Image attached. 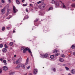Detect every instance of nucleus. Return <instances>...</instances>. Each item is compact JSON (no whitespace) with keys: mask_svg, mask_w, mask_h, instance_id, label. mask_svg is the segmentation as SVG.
I'll return each mask as SVG.
<instances>
[{"mask_svg":"<svg viewBox=\"0 0 75 75\" xmlns=\"http://www.w3.org/2000/svg\"><path fill=\"white\" fill-rule=\"evenodd\" d=\"M52 7H50L49 9L48 10V11H49L50 10H52Z\"/></svg>","mask_w":75,"mask_h":75,"instance_id":"obj_29","label":"nucleus"},{"mask_svg":"<svg viewBox=\"0 0 75 75\" xmlns=\"http://www.w3.org/2000/svg\"><path fill=\"white\" fill-rule=\"evenodd\" d=\"M25 1V0H22V3H24Z\"/></svg>","mask_w":75,"mask_h":75,"instance_id":"obj_49","label":"nucleus"},{"mask_svg":"<svg viewBox=\"0 0 75 75\" xmlns=\"http://www.w3.org/2000/svg\"><path fill=\"white\" fill-rule=\"evenodd\" d=\"M26 12H28V10L27 8L26 9Z\"/></svg>","mask_w":75,"mask_h":75,"instance_id":"obj_50","label":"nucleus"},{"mask_svg":"<svg viewBox=\"0 0 75 75\" xmlns=\"http://www.w3.org/2000/svg\"><path fill=\"white\" fill-rule=\"evenodd\" d=\"M9 11H10V9H7V11H8V12H9Z\"/></svg>","mask_w":75,"mask_h":75,"instance_id":"obj_40","label":"nucleus"},{"mask_svg":"<svg viewBox=\"0 0 75 75\" xmlns=\"http://www.w3.org/2000/svg\"><path fill=\"white\" fill-rule=\"evenodd\" d=\"M28 49L29 52L30 53V54L31 56L32 57H33V55H32V53H31V51L30 50V49L29 48H28Z\"/></svg>","mask_w":75,"mask_h":75,"instance_id":"obj_10","label":"nucleus"},{"mask_svg":"<svg viewBox=\"0 0 75 75\" xmlns=\"http://www.w3.org/2000/svg\"><path fill=\"white\" fill-rule=\"evenodd\" d=\"M24 47H23L21 48V50H24Z\"/></svg>","mask_w":75,"mask_h":75,"instance_id":"obj_33","label":"nucleus"},{"mask_svg":"<svg viewBox=\"0 0 75 75\" xmlns=\"http://www.w3.org/2000/svg\"><path fill=\"white\" fill-rule=\"evenodd\" d=\"M1 72H2V68H0V73H1Z\"/></svg>","mask_w":75,"mask_h":75,"instance_id":"obj_27","label":"nucleus"},{"mask_svg":"<svg viewBox=\"0 0 75 75\" xmlns=\"http://www.w3.org/2000/svg\"><path fill=\"white\" fill-rule=\"evenodd\" d=\"M9 7V5H7L6 6V8H8Z\"/></svg>","mask_w":75,"mask_h":75,"instance_id":"obj_45","label":"nucleus"},{"mask_svg":"<svg viewBox=\"0 0 75 75\" xmlns=\"http://www.w3.org/2000/svg\"><path fill=\"white\" fill-rule=\"evenodd\" d=\"M37 69H34V73L35 74H37Z\"/></svg>","mask_w":75,"mask_h":75,"instance_id":"obj_9","label":"nucleus"},{"mask_svg":"<svg viewBox=\"0 0 75 75\" xmlns=\"http://www.w3.org/2000/svg\"><path fill=\"white\" fill-rule=\"evenodd\" d=\"M1 12H2V14H3L4 13H5V9L4 8L1 10Z\"/></svg>","mask_w":75,"mask_h":75,"instance_id":"obj_6","label":"nucleus"},{"mask_svg":"<svg viewBox=\"0 0 75 75\" xmlns=\"http://www.w3.org/2000/svg\"><path fill=\"white\" fill-rule=\"evenodd\" d=\"M45 7V6H43V7Z\"/></svg>","mask_w":75,"mask_h":75,"instance_id":"obj_64","label":"nucleus"},{"mask_svg":"<svg viewBox=\"0 0 75 75\" xmlns=\"http://www.w3.org/2000/svg\"><path fill=\"white\" fill-rule=\"evenodd\" d=\"M16 3L17 4H19L20 3V1L18 0H16Z\"/></svg>","mask_w":75,"mask_h":75,"instance_id":"obj_15","label":"nucleus"},{"mask_svg":"<svg viewBox=\"0 0 75 75\" xmlns=\"http://www.w3.org/2000/svg\"><path fill=\"white\" fill-rule=\"evenodd\" d=\"M27 75V74L26 73L24 75Z\"/></svg>","mask_w":75,"mask_h":75,"instance_id":"obj_60","label":"nucleus"},{"mask_svg":"<svg viewBox=\"0 0 75 75\" xmlns=\"http://www.w3.org/2000/svg\"><path fill=\"white\" fill-rule=\"evenodd\" d=\"M28 63V58L26 59L25 65H27Z\"/></svg>","mask_w":75,"mask_h":75,"instance_id":"obj_12","label":"nucleus"},{"mask_svg":"<svg viewBox=\"0 0 75 75\" xmlns=\"http://www.w3.org/2000/svg\"><path fill=\"white\" fill-rule=\"evenodd\" d=\"M0 47L2 48V47H3V45L1 44H0Z\"/></svg>","mask_w":75,"mask_h":75,"instance_id":"obj_36","label":"nucleus"},{"mask_svg":"<svg viewBox=\"0 0 75 75\" xmlns=\"http://www.w3.org/2000/svg\"><path fill=\"white\" fill-rule=\"evenodd\" d=\"M74 48H75V46L72 45L71 46V48L72 49H74Z\"/></svg>","mask_w":75,"mask_h":75,"instance_id":"obj_26","label":"nucleus"},{"mask_svg":"<svg viewBox=\"0 0 75 75\" xmlns=\"http://www.w3.org/2000/svg\"><path fill=\"white\" fill-rule=\"evenodd\" d=\"M30 6H31V7H33V5L31 4H30Z\"/></svg>","mask_w":75,"mask_h":75,"instance_id":"obj_48","label":"nucleus"},{"mask_svg":"<svg viewBox=\"0 0 75 75\" xmlns=\"http://www.w3.org/2000/svg\"><path fill=\"white\" fill-rule=\"evenodd\" d=\"M13 33H16V31H15V30H13Z\"/></svg>","mask_w":75,"mask_h":75,"instance_id":"obj_53","label":"nucleus"},{"mask_svg":"<svg viewBox=\"0 0 75 75\" xmlns=\"http://www.w3.org/2000/svg\"><path fill=\"white\" fill-rule=\"evenodd\" d=\"M1 2L2 3H4V0H2L1 1Z\"/></svg>","mask_w":75,"mask_h":75,"instance_id":"obj_44","label":"nucleus"},{"mask_svg":"<svg viewBox=\"0 0 75 75\" xmlns=\"http://www.w3.org/2000/svg\"><path fill=\"white\" fill-rule=\"evenodd\" d=\"M8 14H9V13L8 12L5 15V16H8Z\"/></svg>","mask_w":75,"mask_h":75,"instance_id":"obj_34","label":"nucleus"},{"mask_svg":"<svg viewBox=\"0 0 75 75\" xmlns=\"http://www.w3.org/2000/svg\"><path fill=\"white\" fill-rule=\"evenodd\" d=\"M23 6H27V4H23Z\"/></svg>","mask_w":75,"mask_h":75,"instance_id":"obj_30","label":"nucleus"},{"mask_svg":"<svg viewBox=\"0 0 75 75\" xmlns=\"http://www.w3.org/2000/svg\"><path fill=\"white\" fill-rule=\"evenodd\" d=\"M27 17V16H25V17L23 19V20H25V18H28V17L27 18H26V17Z\"/></svg>","mask_w":75,"mask_h":75,"instance_id":"obj_28","label":"nucleus"},{"mask_svg":"<svg viewBox=\"0 0 75 75\" xmlns=\"http://www.w3.org/2000/svg\"><path fill=\"white\" fill-rule=\"evenodd\" d=\"M50 57L52 59H53V58H54V56L53 55H51L50 56Z\"/></svg>","mask_w":75,"mask_h":75,"instance_id":"obj_19","label":"nucleus"},{"mask_svg":"<svg viewBox=\"0 0 75 75\" xmlns=\"http://www.w3.org/2000/svg\"><path fill=\"white\" fill-rule=\"evenodd\" d=\"M71 6L72 7H75V4H73Z\"/></svg>","mask_w":75,"mask_h":75,"instance_id":"obj_23","label":"nucleus"},{"mask_svg":"<svg viewBox=\"0 0 75 75\" xmlns=\"http://www.w3.org/2000/svg\"><path fill=\"white\" fill-rule=\"evenodd\" d=\"M8 3H11V0H8Z\"/></svg>","mask_w":75,"mask_h":75,"instance_id":"obj_38","label":"nucleus"},{"mask_svg":"<svg viewBox=\"0 0 75 75\" xmlns=\"http://www.w3.org/2000/svg\"><path fill=\"white\" fill-rule=\"evenodd\" d=\"M25 68V66L24 65L23 66V68Z\"/></svg>","mask_w":75,"mask_h":75,"instance_id":"obj_47","label":"nucleus"},{"mask_svg":"<svg viewBox=\"0 0 75 75\" xmlns=\"http://www.w3.org/2000/svg\"><path fill=\"white\" fill-rule=\"evenodd\" d=\"M59 2H60V3H61L62 4H63V3H62V1H59Z\"/></svg>","mask_w":75,"mask_h":75,"instance_id":"obj_51","label":"nucleus"},{"mask_svg":"<svg viewBox=\"0 0 75 75\" xmlns=\"http://www.w3.org/2000/svg\"><path fill=\"white\" fill-rule=\"evenodd\" d=\"M62 4L63 5V8H66V6H65L64 4Z\"/></svg>","mask_w":75,"mask_h":75,"instance_id":"obj_18","label":"nucleus"},{"mask_svg":"<svg viewBox=\"0 0 75 75\" xmlns=\"http://www.w3.org/2000/svg\"><path fill=\"white\" fill-rule=\"evenodd\" d=\"M14 57H16V55H14Z\"/></svg>","mask_w":75,"mask_h":75,"instance_id":"obj_55","label":"nucleus"},{"mask_svg":"<svg viewBox=\"0 0 75 75\" xmlns=\"http://www.w3.org/2000/svg\"><path fill=\"white\" fill-rule=\"evenodd\" d=\"M13 13H17V12L18 11V10L16 9V7H15V6H13Z\"/></svg>","mask_w":75,"mask_h":75,"instance_id":"obj_4","label":"nucleus"},{"mask_svg":"<svg viewBox=\"0 0 75 75\" xmlns=\"http://www.w3.org/2000/svg\"><path fill=\"white\" fill-rule=\"evenodd\" d=\"M55 4L56 6H57V7L59 5V2L56 1Z\"/></svg>","mask_w":75,"mask_h":75,"instance_id":"obj_8","label":"nucleus"},{"mask_svg":"<svg viewBox=\"0 0 75 75\" xmlns=\"http://www.w3.org/2000/svg\"><path fill=\"white\" fill-rule=\"evenodd\" d=\"M5 47L6 48H8V47H7V46L6 45V44L5 45Z\"/></svg>","mask_w":75,"mask_h":75,"instance_id":"obj_32","label":"nucleus"},{"mask_svg":"<svg viewBox=\"0 0 75 75\" xmlns=\"http://www.w3.org/2000/svg\"><path fill=\"white\" fill-rule=\"evenodd\" d=\"M68 75H71V74H70V73H69Z\"/></svg>","mask_w":75,"mask_h":75,"instance_id":"obj_57","label":"nucleus"},{"mask_svg":"<svg viewBox=\"0 0 75 75\" xmlns=\"http://www.w3.org/2000/svg\"><path fill=\"white\" fill-rule=\"evenodd\" d=\"M65 68L67 70V71H69V68L68 67H65Z\"/></svg>","mask_w":75,"mask_h":75,"instance_id":"obj_22","label":"nucleus"},{"mask_svg":"<svg viewBox=\"0 0 75 75\" xmlns=\"http://www.w3.org/2000/svg\"><path fill=\"white\" fill-rule=\"evenodd\" d=\"M30 66H29L28 67H27V69H30Z\"/></svg>","mask_w":75,"mask_h":75,"instance_id":"obj_41","label":"nucleus"},{"mask_svg":"<svg viewBox=\"0 0 75 75\" xmlns=\"http://www.w3.org/2000/svg\"><path fill=\"white\" fill-rule=\"evenodd\" d=\"M64 61V60L63 58H61L59 59V61L60 62H63V61Z\"/></svg>","mask_w":75,"mask_h":75,"instance_id":"obj_16","label":"nucleus"},{"mask_svg":"<svg viewBox=\"0 0 75 75\" xmlns=\"http://www.w3.org/2000/svg\"><path fill=\"white\" fill-rule=\"evenodd\" d=\"M71 10H74V9H71Z\"/></svg>","mask_w":75,"mask_h":75,"instance_id":"obj_59","label":"nucleus"},{"mask_svg":"<svg viewBox=\"0 0 75 75\" xmlns=\"http://www.w3.org/2000/svg\"><path fill=\"white\" fill-rule=\"evenodd\" d=\"M16 63V62H13V64H15Z\"/></svg>","mask_w":75,"mask_h":75,"instance_id":"obj_58","label":"nucleus"},{"mask_svg":"<svg viewBox=\"0 0 75 75\" xmlns=\"http://www.w3.org/2000/svg\"><path fill=\"white\" fill-rule=\"evenodd\" d=\"M58 51L57 50H54L53 51V53H55L56 52H57Z\"/></svg>","mask_w":75,"mask_h":75,"instance_id":"obj_21","label":"nucleus"},{"mask_svg":"<svg viewBox=\"0 0 75 75\" xmlns=\"http://www.w3.org/2000/svg\"><path fill=\"white\" fill-rule=\"evenodd\" d=\"M53 71H54V72H55V71H56V69L55 68L53 69Z\"/></svg>","mask_w":75,"mask_h":75,"instance_id":"obj_43","label":"nucleus"},{"mask_svg":"<svg viewBox=\"0 0 75 75\" xmlns=\"http://www.w3.org/2000/svg\"><path fill=\"white\" fill-rule=\"evenodd\" d=\"M72 1H75V0H72Z\"/></svg>","mask_w":75,"mask_h":75,"instance_id":"obj_62","label":"nucleus"},{"mask_svg":"<svg viewBox=\"0 0 75 75\" xmlns=\"http://www.w3.org/2000/svg\"><path fill=\"white\" fill-rule=\"evenodd\" d=\"M32 75V74H31V73H30V74L29 75Z\"/></svg>","mask_w":75,"mask_h":75,"instance_id":"obj_54","label":"nucleus"},{"mask_svg":"<svg viewBox=\"0 0 75 75\" xmlns=\"http://www.w3.org/2000/svg\"><path fill=\"white\" fill-rule=\"evenodd\" d=\"M8 61H10V60H8Z\"/></svg>","mask_w":75,"mask_h":75,"instance_id":"obj_63","label":"nucleus"},{"mask_svg":"<svg viewBox=\"0 0 75 75\" xmlns=\"http://www.w3.org/2000/svg\"><path fill=\"white\" fill-rule=\"evenodd\" d=\"M59 54H59H59H59L57 53V54H56L55 55V57H57V56H58V54Z\"/></svg>","mask_w":75,"mask_h":75,"instance_id":"obj_37","label":"nucleus"},{"mask_svg":"<svg viewBox=\"0 0 75 75\" xmlns=\"http://www.w3.org/2000/svg\"><path fill=\"white\" fill-rule=\"evenodd\" d=\"M41 55V58H47V57H48V54H46L45 55H43L42 54H40Z\"/></svg>","mask_w":75,"mask_h":75,"instance_id":"obj_2","label":"nucleus"},{"mask_svg":"<svg viewBox=\"0 0 75 75\" xmlns=\"http://www.w3.org/2000/svg\"><path fill=\"white\" fill-rule=\"evenodd\" d=\"M21 61H22V58H20L16 61V64H19V63H20Z\"/></svg>","mask_w":75,"mask_h":75,"instance_id":"obj_1","label":"nucleus"},{"mask_svg":"<svg viewBox=\"0 0 75 75\" xmlns=\"http://www.w3.org/2000/svg\"><path fill=\"white\" fill-rule=\"evenodd\" d=\"M56 1H55L54 0H52V4H54L55 3H56Z\"/></svg>","mask_w":75,"mask_h":75,"instance_id":"obj_17","label":"nucleus"},{"mask_svg":"<svg viewBox=\"0 0 75 75\" xmlns=\"http://www.w3.org/2000/svg\"><path fill=\"white\" fill-rule=\"evenodd\" d=\"M27 51H28V49L25 48L23 50V53H25Z\"/></svg>","mask_w":75,"mask_h":75,"instance_id":"obj_7","label":"nucleus"},{"mask_svg":"<svg viewBox=\"0 0 75 75\" xmlns=\"http://www.w3.org/2000/svg\"><path fill=\"white\" fill-rule=\"evenodd\" d=\"M3 68L4 71H7L8 69V67L6 66H4Z\"/></svg>","mask_w":75,"mask_h":75,"instance_id":"obj_5","label":"nucleus"},{"mask_svg":"<svg viewBox=\"0 0 75 75\" xmlns=\"http://www.w3.org/2000/svg\"><path fill=\"white\" fill-rule=\"evenodd\" d=\"M41 1H40L38 2L37 3L38 4H40V3H41Z\"/></svg>","mask_w":75,"mask_h":75,"instance_id":"obj_39","label":"nucleus"},{"mask_svg":"<svg viewBox=\"0 0 75 75\" xmlns=\"http://www.w3.org/2000/svg\"><path fill=\"white\" fill-rule=\"evenodd\" d=\"M2 6L0 5V7H2Z\"/></svg>","mask_w":75,"mask_h":75,"instance_id":"obj_61","label":"nucleus"},{"mask_svg":"<svg viewBox=\"0 0 75 75\" xmlns=\"http://www.w3.org/2000/svg\"><path fill=\"white\" fill-rule=\"evenodd\" d=\"M3 62L4 63H6V62H7V61H6V60H4L3 61Z\"/></svg>","mask_w":75,"mask_h":75,"instance_id":"obj_31","label":"nucleus"},{"mask_svg":"<svg viewBox=\"0 0 75 75\" xmlns=\"http://www.w3.org/2000/svg\"><path fill=\"white\" fill-rule=\"evenodd\" d=\"M61 57L62 58H65V55L63 54H62L61 55Z\"/></svg>","mask_w":75,"mask_h":75,"instance_id":"obj_20","label":"nucleus"},{"mask_svg":"<svg viewBox=\"0 0 75 75\" xmlns=\"http://www.w3.org/2000/svg\"><path fill=\"white\" fill-rule=\"evenodd\" d=\"M5 28H5V27H3L2 29V30L4 31V30H5Z\"/></svg>","mask_w":75,"mask_h":75,"instance_id":"obj_25","label":"nucleus"},{"mask_svg":"<svg viewBox=\"0 0 75 75\" xmlns=\"http://www.w3.org/2000/svg\"><path fill=\"white\" fill-rule=\"evenodd\" d=\"M9 75H13V73H10L9 74Z\"/></svg>","mask_w":75,"mask_h":75,"instance_id":"obj_42","label":"nucleus"},{"mask_svg":"<svg viewBox=\"0 0 75 75\" xmlns=\"http://www.w3.org/2000/svg\"><path fill=\"white\" fill-rule=\"evenodd\" d=\"M0 61H3V59L2 58L1 59Z\"/></svg>","mask_w":75,"mask_h":75,"instance_id":"obj_52","label":"nucleus"},{"mask_svg":"<svg viewBox=\"0 0 75 75\" xmlns=\"http://www.w3.org/2000/svg\"><path fill=\"white\" fill-rule=\"evenodd\" d=\"M10 17L9 18H6V19H10V18H11V15H10L9 16Z\"/></svg>","mask_w":75,"mask_h":75,"instance_id":"obj_35","label":"nucleus"},{"mask_svg":"<svg viewBox=\"0 0 75 75\" xmlns=\"http://www.w3.org/2000/svg\"><path fill=\"white\" fill-rule=\"evenodd\" d=\"M71 72L72 74H75V70L74 69H72L71 70Z\"/></svg>","mask_w":75,"mask_h":75,"instance_id":"obj_14","label":"nucleus"},{"mask_svg":"<svg viewBox=\"0 0 75 75\" xmlns=\"http://www.w3.org/2000/svg\"><path fill=\"white\" fill-rule=\"evenodd\" d=\"M13 45V42H10V45Z\"/></svg>","mask_w":75,"mask_h":75,"instance_id":"obj_24","label":"nucleus"},{"mask_svg":"<svg viewBox=\"0 0 75 75\" xmlns=\"http://www.w3.org/2000/svg\"><path fill=\"white\" fill-rule=\"evenodd\" d=\"M23 65V64H18L16 67V68H17V69H18L19 68H21V67H22Z\"/></svg>","mask_w":75,"mask_h":75,"instance_id":"obj_3","label":"nucleus"},{"mask_svg":"<svg viewBox=\"0 0 75 75\" xmlns=\"http://www.w3.org/2000/svg\"><path fill=\"white\" fill-rule=\"evenodd\" d=\"M44 14H42V13L41 14V16H43V15H44Z\"/></svg>","mask_w":75,"mask_h":75,"instance_id":"obj_56","label":"nucleus"},{"mask_svg":"<svg viewBox=\"0 0 75 75\" xmlns=\"http://www.w3.org/2000/svg\"><path fill=\"white\" fill-rule=\"evenodd\" d=\"M38 19H36V20L35 21V22H37V21H38Z\"/></svg>","mask_w":75,"mask_h":75,"instance_id":"obj_46","label":"nucleus"},{"mask_svg":"<svg viewBox=\"0 0 75 75\" xmlns=\"http://www.w3.org/2000/svg\"><path fill=\"white\" fill-rule=\"evenodd\" d=\"M2 51L4 52H5L7 51V49L6 48H4L3 49Z\"/></svg>","mask_w":75,"mask_h":75,"instance_id":"obj_13","label":"nucleus"},{"mask_svg":"<svg viewBox=\"0 0 75 75\" xmlns=\"http://www.w3.org/2000/svg\"><path fill=\"white\" fill-rule=\"evenodd\" d=\"M9 26L10 27H7V30H10V28H11V25H9Z\"/></svg>","mask_w":75,"mask_h":75,"instance_id":"obj_11","label":"nucleus"}]
</instances>
